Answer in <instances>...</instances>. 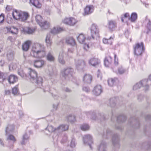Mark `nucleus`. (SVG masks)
<instances>
[{"label": "nucleus", "mask_w": 151, "mask_h": 151, "mask_svg": "<svg viewBox=\"0 0 151 151\" xmlns=\"http://www.w3.org/2000/svg\"><path fill=\"white\" fill-rule=\"evenodd\" d=\"M30 55L34 58H41L44 57L46 54L45 47L39 43L34 44L31 48Z\"/></svg>", "instance_id": "1"}, {"label": "nucleus", "mask_w": 151, "mask_h": 151, "mask_svg": "<svg viewBox=\"0 0 151 151\" xmlns=\"http://www.w3.org/2000/svg\"><path fill=\"white\" fill-rule=\"evenodd\" d=\"M13 18L16 19H18L20 21L25 22L29 18V14L27 12L14 11L12 13Z\"/></svg>", "instance_id": "2"}, {"label": "nucleus", "mask_w": 151, "mask_h": 151, "mask_svg": "<svg viewBox=\"0 0 151 151\" xmlns=\"http://www.w3.org/2000/svg\"><path fill=\"white\" fill-rule=\"evenodd\" d=\"M35 20L37 23L42 29H46L49 27L50 24L47 21L43 22L42 17L39 15H36L35 17Z\"/></svg>", "instance_id": "3"}, {"label": "nucleus", "mask_w": 151, "mask_h": 151, "mask_svg": "<svg viewBox=\"0 0 151 151\" xmlns=\"http://www.w3.org/2000/svg\"><path fill=\"white\" fill-rule=\"evenodd\" d=\"M73 72V69L71 68H65L61 71V75L65 79L68 80L72 76Z\"/></svg>", "instance_id": "4"}, {"label": "nucleus", "mask_w": 151, "mask_h": 151, "mask_svg": "<svg viewBox=\"0 0 151 151\" xmlns=\"http://www.w3.org/2000/svg\"><path fill=\"white\" fill-rule=\"evenodd\" d=\"M134 53L137 56L140 55L144 50V45L142 42L137 43L134 46Z\"/></svg>", "instance_id": "5"}, {"label": "nucleus", "mask_w": 151, "mask_h": 151, "mask_svg": "<svg viewBox=\"0 0 151 151\" xmlns=\"http://www.w3.org/2000/svg\"><path fill=\"white\" fill-rule=\"evenodd\" d=\"M147 80L145 79L137 83L134 86L133 89L134 90H137L142 86L144 88V89L145 91L148 90L149 89V86L147 84Z\"/></svg>", "instance_id": "6"}, {"label": "nucleus", "mask_w": 151, "mask_h": 151, "mask_svg": "<svg viewBox=\"0 0 151 151\" xmlns=\"http://www.w3.org/2000/svg\"><path fill=\"white\" fill-rule=\"evenodd\" d=\"M37 76V73L35 71L31 68L28 69L27 77L32 82H35Z\"/></svg>", "instance_id": "7"}, {"label": "nucleus", "mask_w": 151, "mask_h": 151, "mask_svg": "<svg viewBox=\"0 0 151 151\" xmlns=\"http://www.w3.org/2000/svg\"><path fill=\"white\" fill-rule=\"evenodd\" d=\"M90 30L91 37L93 39L99 36V30L98 27L96 24H93L90 27Z\"/></svg>", "instance_id": "8"}, {"label": "nucleus", "mask_w": 151, "mask_h": 151, "mask_svg": "<svg viewBox=\"0 0 151 151\" xmlns=\"http://www.w3.org/2000/svg\"><path fill=\"white\" fill-rule=\"evenodd\" d=\"M34 66L37 68H43L46 64V61L41 59L35 60L33 63Z\"/></svg>", "instance_id": "9"}, {"label": "nucleus", "mask_w": 151, "mask_h": 151, "mask_svg": "<svg viewBox=\"0 0 151 151\" xmlns=\"http://www.w3.org/2000/svg\"><path fill=\"white\" fill-rule=\"evenodd\" d=\"M62 22L65 24L73 26L76 24L77 21L73 17H70L65 18L62 20Z\"/></svg>", "instance_id": "10"}, {"label": "nucleus", "mask_w": 151, "mask_h": 151, "mask_svg": "<svg viewBox=\"0 0 151 151\" xmlns=\"http://www.w3.org/2000/svg\"><path fill=\"white\" fill-rule=\"evenodd\" d=\"M83 140L86 145H88L90 148H91V144L93 143V139L90 134H87L84 135L83 137Z\"/></svg>", "instance_id": "11"}, {"label": "nucleus", "mask_w": 151, "mask_h": 151, "mask_svg": "<svg viewBox=\"0 0 151 151\" xmlns=\"http://www.w3.org/2000/svg\"><path fill=\"white\" fill-rule=\"evenodd\" d=\"M100 63L99 60L94 58H90L88 60L89 64L95 67L97 66Z\"/></svg>", "instance_id": "12"}, {"label": "nucleus", "mask_w": 151, "mask_h": 151, "mask_svg": "<svg viewBox=\"0 0 151 151\" xmlns=\"http://www.w3.org/2000/svg\"><path fill=\"white\" fill-rule=\"evenodd\" d=\"M76 68L78 69H83L85 65L84 61L82 60H76Z\"/></svg>", "instance_id": "13"}, {"label": "nucleus", "mask_w": 151, "mask_h": 151, "mask_svg": "<svg viewBox=\"0 0 151 151\" xmlns=\"http://www.w3.org/2000/svg\"><path fill=\"white\" fill-rule=\"evenodd\" d=\"M65 42L68 45L76 47V43L74 38L71 37H68L65 38Z\"/></svg>", "instance_id": "14"}, {"label": "nucleus", "mask_w": 151, "mask_h": 151, "mask_svg": "<svg viewBox=\"0 0 151 151\" xmlns=\"http://www.w3.org/2000/svg\"><path fill=\"white\" fill-rule=\"evenodd\" d=\"M63 31V29L62 28L59 26H57L54 27L51 29L50 32L52 34L55 35Z\"/></svg>", "instance_id": "15"}, {"label": "nucleus", "mask_w": 151, "mask_h": 151, "mask_svg": "<svg viewBox=\"0 0 151 151\" xmlns=\"http://www.w3.org/2000/svg\"><path fill=\"white\" fill-rule=\"evenodd\" d=\"M102 92L101 86L97 85L96 86L93 90V93L96 96L99 95Z\"/></svg>", "instance_id": "16"}, {"label": "nucleus", "mask_w": 151, "mask_h": 151, "mask_svg": "<svg viewBox=\"0 0 151 151\" xmlns=\"http://www.w3.org/2000/svg\"><path fill=\"white\" fill-rule=\"evenodd\" d=\"M65 55V53L63 50H62L60 51L58 60L59 62L61 64H64L65 63V61L64 59V57Z\"/></svg>", "instance_id": "17"}, {"label": "nucleus", "mask_w": 151, "mask_h": 151, "mask_svg": "<svg viewBox=\"0 0 151 151\" xmlns=\"http://www.w3.org/2000/svg\"><path fill=\"white\" fill-rule=\"evenodd\" d=\"M94 10V7L93 5L87 6L84 9V14L85 15L89 14L92 13Z\"/></svg>", "instance_id": "18"}, {"label": "nucleus", "mask_w": 151, "mask_h": 151, "mask_svg": "<svg viewBox=\"0 0 151 151\" xmlns=\"http://www.w3.org/2000/svg\"><path fill=\"white\" fill-rule=\"evenodd\" d=\"M68 126L67 124H63L60 125L56 128L57 132H61L65 131L68 130Z\"/></svg>", "instance_id": "19"}, {"label": "nucleus", "mask_w": 151, "mask_h": 151, "mask_svg": "<svg viewBox=\"0 0 151 151\" xmlns=\"http://www.w3.org/2000/svg\"><path fill=\"white\" fill-rule=\"evenodd\" d=\"M8 80L10 83H14L17 81L18 79L15 75L11 74L9 76Z\"/></svg>", "instance_id": "20"}, {"label": "nucleus", "mask_w": 151, "mask_h": 151, "mask_svg": "<svg viewBox=\"0 0 151 151\" xmlns=\"http://www.w3.org/2000/svg\"><path fill=\"white\" fill-rule=\"evenodd\" d=\"M108 28L111 30H114L116 27V23L112 20L109 21L108 22Z\"/></svg>", "instance_id": "21"}, {"label": "nucleus", "mask_w": 151, "mask_h": 151, "mask_svg": "<svg viewBox=\"0 0 151 151\" xmlns=\"http://www.w3.org/2000/svg\"><path fill=\"white\" fill-rule=\"evenodd\" d=\"M92 77L89 74H86L83 78V82L86 83H90L91 81Z\"/></svg>", "instance_id": "22"}, {"label": "nucleus", "mask_w": 151, "mask_h": 151, "mask_svg": "<svg viewBox=\"0 0 151 151\" xmlns=\"http://www.w3.org/2000/svg\"><path fill=\"white\" fill-rule=\"evenodd\" d=\"M30 44L31 42L29 41H27L25 42L22 45V50L24 51H27L29 48Z\"/></svg>", "instance_id": "23"}, {"label": "nucleus", "mask_w": 151, "mask_h": 151, "mask_svg": "<svg viewBox=\"0 0 151 151\" xmlns=\"http://www.w3.org/2000/svg\"><path fill=\"white\" fill-rule=\"evenodd\" d=\"M112 62V59L110 56L106 57L104 60L105 65L108 67L111 64Z\"/></svg>", "instance_id": "24"}, {"label": "nucleus", "mask_w": 151, "mask_h": 151, "mask_svg": "<svg viewBox=\"0 0 151 151\" xmlns=\"http://www.w3.org/2000/svg\"><path fill=\"white\" fill-rule=\"evenodd\" d=\"M77 40L80 43H84L86 40L85 36L82 34H80L77 37Z\"/></svg>", "instance_id": "25"}, {"label": "nucleus", "mask_w": 151, "mask_h": 151, "mask_svg": "<svg viewBox=\"0 0 151 151\" xmlns=\"http://www.w3.org/2000/svg\"><path fill=\"white\" fill-rule=\"evenodd\" d=\"M30 2L36 7L40 8L42 6L41 4L38 0H30Z\"/></svg>", "instance_id": "26"}, {"label": "nucleus", "mask_w": 151, "mask_h": 151, "mask_svg": "<svg viewBox=\"0 0 151 151\" xmlns=\"http://www.w3.org/2000/svg\"><path fill=\"white\" fill-rule=\"evenodd\" d=\"M45 42L47 46H51L52 42L51 38V35L50 34H48L47 35L45 39Z\"/></svg>", "instance_id": "27"}, {"label": "nucleus", "mask_w": 151, "mask_h": 151, "mask_svg": "<svg viewBox=\"0 0 151 151\" xmlns=\"http://www.w3.org/2000/svg\"><path fill=\"white\" fill-rule=\"evenodd\" d=\"M117 81V79L116 78H110L108 81V84L109 86H113L116 84Z\"/></svg>", "instance_id": "28"}, {"label": "nucleus", "mask_w": 151, "mask_h": 151, "mask_svg": "<svg viewBox=\"0 0 151 151\" xmlns=\"http://www.w3.org/2000/svg\"><path fill=\"white\" fill-rule=\"evenodd\" d=\"M112 141L113 144L114 146L119 145V138L117 134H115L113 136Z\"/></svg>", "instance_id": "29"}, {"label": "nucleus", "mask_w": 151, "mask_h": 151, "mask_svg": "<svg viewBox=\"0 0 151 151\" xmlns=\"http://www.w3.org/2000/svg\"><path fill=\"white\" fill-rule=\"evenodd\" d=\"M99 151H106V144L104 142H102L99 147Z\"/></svg>", "instance_id": "30"}, {"label": "nucleus", "mask_w": 151, "mask_h": 151, "mask_svg": "<svg viewBox=\"0 0 151 151\" xmlns=\"http://www.w3.org/2000/svg\"><path fill=\"white\" fill-rule=\"evenodd\" d=\"M46 72L50 76H52L53 74V68L51 65L48 66L47 68L45 70Z\"/></svg>", "instance_id": "31"}, {"label": "nucleus", "mask_w": 151, "mask_h": 151, "mask_svg": "<svg viewBox=\"0 0 151 151\" xmlns=\"http://www.w3.org/2000/svg\"><path fill=\"white\" fill-rule=\"evenodd\" d=\"M14 128V126L13 125H8L5 130L6 135H7L8 133H10V132L12 131Z\"/></svg>", "instance_id": "32"}, {"label": "nucleus", "mask_w": 151, "mask_h": 151, "mask_svg": "<svg viewBox=\"0 0 151 151\" xmlns=\"http://www.w3.org/2000/svg\"><path fill=\"white\" fill-rule=\"evenodd\" d=\"M86 114L88 117H90L93 120H95V114L94 112H86Z\"/></svg>", "instance_id": "33"}, {"label": "nucleus", "mask_w": 151, "mask_h": 151, "mask_svg": "<svg viewBox=\"0 0 151 151\" xmlns=\"http://www.w3.org/2000/svg\"><path fill=\"white\" fill-rule=\"evenodd\" d=\"M9 133H8L7 135L6 134V139L7 140H11L13 142H14L16 141L15 137L14 136L11 134H9Z\"/></svg>", "instance_id": "34"}, {"label": "nucleus", "mask_w": 151, "mask_h": 151, "mask_svg": "<svg viewBox=\"0 0 151 151\" xmlns=\"http://www.w3.org/2000/svg\"><path fill=\"white\" fill-rule=\"evenodd\" d=\"M24 30L25 32L29 34L33 33L35 31V29L28 27H25L24 29Z\"/></svg>", "instance_id": "35"}, {"label": "nucleus", "mask_w": 151, "mask_h": 151, "mask_svg": "<svg viewBox=\"0 0 151 151\" xmlns=\"http://www.w3.org/2000/svg\"><path fill=\"white\" fill-rule=\"evenodd\" d=\"M113 39V38L111 37L109 39H103V41L104 44L111 45Z\"/></svg>", "instance_id": "36"}, {"label": "nucleus", "mask_w": 151, "mask_h": 151, "mask_svg": "<svg viewBox=\"0 0 151 151\" xmlns=\"http://www.w3.org/2000/svg\"><path fill=\"white\" fill-rule=\"evenodd\" d=\"M35 82L38 84L39 87L41 88V86H42V77H38L37 79H36Z\"/></svg>", "instance_id": "37"}, {"label": "nucleus", "mask_w": 151, "mask_h": 151, "mask_svg": "<svg viewBox=\"0 0 151 151\" xmlns=\"http://www.w3.org/2000/svg\"><path fill=\"white\" fill-rule=\"evenodd\" d=\"M47 60L50 61H53L55 60V58L51 53H49L47 55Z\"/></svg>", "instance_id": "38"}, {"label": "nucleus", "mask_w": 151, "mask_h": 151, "mask_svg": "<svg viewBox=\"0 0 151 151\" xmlns=\"http://www.w3.org/2000/svg\"><path fill=\"white\" fill-rule=\"evenodd\" d=\"M137 15L136 13H132V14L131 17H129V20L131 21L132 22H134L137 19Z\"/></svg>", "instance_id": "39"}, {"label": "nucleus", "mask_w": 151, "mask_h": 151, "mask_svg": "<svg viewBox=\"0 0 151 151\" xmlns=\"http://www.w3.org/2000/svg\"><path fill=\"white\" fill-rule=\"evenodd\" d=\"M126 118L125 116L122 115L119 116L117 118V121L118 122H123L125 121Z\"/></svg>", "instance_id": "40"}, {"label": "nucleus", "mask_w": 151, "mask_h": 151, "mask_svg": "<svg viewBox=\"0 0 151 151\" xmlns=\"http://www.w3.org/2000/svg\"><path fill=\"white\" fill-rule=\"evenodd\" d=\"M46 129L50 132H52L54 131L57 132L56 128H54L52 125H48Z\"/></svg>", "instance_id": "41"}, {"label": "nucleus", "mask_w": 151, "mask_h": 151, "mask_svg": "<svg viewBox=\"0 0 151 151\" xmlns=\"http://www.w3.org/2000/svg\"><path fill=\"white\" fill-rule=\"evenodd\" d=\"M80 128L83 131H86L89 129V126L87 124H83L81 125Z\"/></svg>", "instance_id": "42"}, {"label": "nucleus", "mask_w": 151, "mask_h": 151, "mask_svg": "<svg viewBox=\"0 0 151 151\" xmlns=\"http://www.w3.org/2000/svg\"><path fill=\"white\" fill-rule=\"evenodd\" d=\"M116 99L114 98L111 99L109 100V105L111 107H114L115 105V101Z\"/></svg>", "instance_id": "43"}, {"label": "nucleus", "mask_w": 151, "mask_h": 151, "mask_svg": "<svg viewBox=\"0 0 151 151\" xmlns=\"http://www.w3.org/2000/svg\"><path fill=\"white\" fill-rule=\"evenodd\" d=\"M17 67V65L13 63H11L9 65V68L10 70L15 69Z\"/></svg>", "instance_id": "44"}, {"label": "nucleus", "mask_w": 151, "mask_h": 151, "mask_svg": "<svg viewBox=\"0 0 151 151\" xmlns=\"http://www.w3.org/2000/svg\"><path fill=\"white\" fill-rule=\"evenodd\" d=\"M69 145H70L71 147H74L76 145V143H75V139L74 138H72Z\"/></svg>", "instance_id": "45"}, {"label": "nucleus", "mask_w": 151, "mask_h": 151, "mask_svg": "<svg viewBox=\"0 0 151 151\" xmlns=\"http://www.w3.org/2000/svg\"><path fill=\"white\" fill-rule=\"evenodd\" d=\"M68 119L70 122H74L75 120V116L73 115H70L68 117Z\"/></svg>", "instance_id": "46"}, {"label": "nucleus", "mask_w": 151, "mask_h": 151, "mask_svg": "<svg viewBox=\"0 0 151 151\" xmlns=\"http://www.w3.org/2000/svg\"><path fill=\"white\" fill-rule=\"evenodd\" d=\"M125 71V70L122 67H120L118 69V73H117L121 74L124 73Z\"/></svg>", "instance_id": "47"}, {"label": "nucleus", "mask_w": 151, "mask_h": 151, "mask_svg": "<svg viewBox=\"0 0 151 151\" xmlns=\"http://www.w3.org/2000/svg\"><path fill=\"white\" fill-rule=\"evenodd\" d=\"M29 138L27 134H25L23 135V139L22 141L21 142V144L23 145L25 144V141L27 139Z\"/></svg>", "instance_id": "48"}, {"label": "nucleus", "mask_w": 151, "mask_h": 151, "mask_svg": "<svg viewBox=\"0 0 151 151\" xmlns=\"http://www.w3.org/2000/svg\"><path fill=\"white\" fill-rule=\"evenodd\" d=\"M7 56L9 60H11L14 58V55L12 53H8Z\"/></svg>", "instance_id": "49"}, {"label": "nucleus", "mask_w": 151, "mask_h": 151, "mask_svg": "<svg viewBox=\"0 0 151 151\" xmlns=\"http://www.w3.org/2000/svg\"><path fill=\"white\" fill-rule=\"evenodd\" d=\"M12 93L14 95L17 94L18 92L17 88L16 87H14L12 89Z\"/></svg>", "instance_id": "50"}, {"label": "nucleus", "mask_w": 151, "mask_h": 151, "mask_svg": "<svg viewBox=\"0 0 151 151\" xmlns=\"http://www.w3.org/2000/svg\"><path fill=\"white\" fill-rule=\"evenodd\" d=\"M18 74L22 77H24L25 76V74L22 70H19L18 71Z\"/></svg>", "instance_id": "51"}, {"label": "nucleus", "mask_w": 151, "mask_h": 151, "mask_svg": "<svg viewBox=\"0 0 151 151\" xmlns=\"http://www.w3.org/2000/svg\"><path fill=\"white\" fill-rule=\"evenodd\" d=\"M4 19V15L3 14H1L0 15V24L3 23Z\"/></svg>", "instance_id": "52"}, {"label": "nucleus", "mask_w": 151, "mask_h": 151, "mask_svg": "<svg viewBox=\"0 0 151 151\" xmlns=\"http://www.w3.org/2000/svg\"><path fill=\"white\" fill-rule=\"evenodd\" d=\"M84 44L83 48L84 49L87 50L89 48V46L88 44L86 43L85 42H84V43H82Z\"/></svg>", "instance_id": "53"}, {"label": "nucleus", "mask_w": 151, "mask_h": 151, "mask_svg": "<svg viewBox=\"0 0 151 151\" xmlns=\"http://www.w3.org/2000/svg\"><path fill=\"white\" fill-rule=\"evenodd\" d=\"M114 64L116 65H117L118 63V60L117 58H116V55H114Z\"/></svg>", "instance_id": "54"}, {"label": "nucleus", "mask_w": 151, "mask_h": 151, "mask_svg": "<svg viewBox=\"0 0 151 151\" xmlns=\"http://www.w3.org/2000/svg\"><path fill=\"white\" fill-rule=\"evenodd\" d=\"M12 9V6L7 5L6 7V9L7 11H9Z\"/></svg>", "instance_id": "55"}, {"label": "nucleus", "mask_w": 151, "mask_h": 151, "mask_svg": "<svg viewBox=\"0 0 151 151\" xmlns=\"http://www.w3.org/2000/svg\"><path fill=\"white\" fill-rule=\"evenodd\" d=\"M5 95H9L10 93V91L9 90H5Z\"/></svg>", "instance_id": "56"}, {"label": "nucleus", "mask_w": 151, "mask_h": 151, "mask_svg": "<svg viewBox=\"0 0 151 151\" xmlns=\"http://www.w3.org/2000/svg\"><path fill=\"white\" fill-rule=\"evenodd\" d=\"M83 90L87 92L90 91V89L88 87H85L83 88Z\"/></svg>", "instance_id": "57"}, {"label": "nucleus", "mask_w": 151, "mask_h": 151, "mask_svg": "<svg viewBox=\"0 0 151 151\" xmlns=\"http://www.w3.org/2000/svg\"><path fill=\"white\" fill-rule=\"evenodd\" d=\"M13 29L15 30V31L14 32H13V30H12L11 31V32L13 34H16L17 33L18 31V29H17L15 28V27H13Z\"/></svg>", "instance_id": "58"}, {"label": "nucleus", "mask_w": 151, "mask_h": 151, "mask_svg": "<svg viewBox=\"0 0 151 151\" xmlns=\"http://www.w3.org/2000/svg\"><path fill=\"white\" fill-rule=\"evenodd\" d=\"M6 75V73L0 72V78H3L4 76H5Z\"/></svg>", "instance_id": "59"}, {"label": "nucleus", "mask_w": 151, "mask_h": 151, "mask_svg": "<svg viewBox=\"0 0 151 151\" xmlns=\"http://www.w3.org/2000/svg\"><path fill=\"white\" fill-rule=\"evenodd\" d=\"M4 64V61L3 60H0V66H2Z\"/></svg>", "instance_id": "60"}, {"label": "nucleus", "mask_w": 151, "mask_h": 151, "mask_svg": "<svg viewBox=\"0 0 151 151\" xmlns=\"http://www.w3.org/2000/svg\"><path fill=\"white\" fill-rule=\"evenodd\" d=\"M57 107H58V104H56V105L53 104V107L54 110H56L57 109Z\"/></svg>", "instance_id": "61"}, {"label": "nucleus", "mask_w": 151, "mask_h": 151, "mask_svg": "<svg viewBox=\"0 0 151 151\" xmlns=\"http://www.w3.org/2000/svg\"><path fill=\"white\" fill-rule=\"evenodd\" d=\"M129 16V14L128 13H125L124 15V18H127Z\"/></svg>", "instance_id": "62"}, {"label": "nucleus", "mask_w": 151, "mask_h": 151, "mask_svg": "<svg viewBox=\"0 0 151 151\" xmlns=\"http://www.w3.org/2000/svg\"><path fill=\"white\" fill-rule=\"evenodd\" d=\"M53 97L55 99H58V98L59 97L57 95H53Z\"/></svg>", "instance_id": "63"}, {"label": "nucleus", "mask_w": 151, "mask_h": 151, "mask_svg": "<svg viewBox=\"0 0 151 151\" xmlns=\"http://www.w3.org/2000/svg\"><path fill=\"white\" fill-rule=\"evenodd\" d=\"M147 25L148 27L151 25V22H150V20L149 21Z\"/></svg>", "instance_id": "64"}]
</instances>
